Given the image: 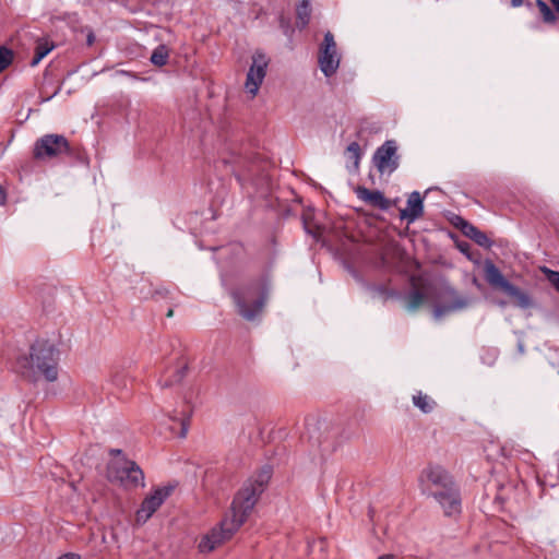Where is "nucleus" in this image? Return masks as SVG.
<instances>
[{"mask_svg": "<svg viewBox=\"0 0 559 559\" xmlns=\"http://www.w3.org/2000/svg\"><path fill=\"white\" fill-rule=\"evenodd\" d=\"M271 468L263 467L253 481L246 484L238 491L231 503L230 514L226 515L217 527L212 528L210 533L201 538L199 543V550L201 552L213 551L221 544L233 537L252 511L264 486L271 479Z\"/></svg>", "mask_w": 559, "mask_h": 559, "instance_id": "obj_1", "label": "nucleus"}, {"mask_svg": "<svg viewBox=\"0 0 559 559\" xmlns=\"http://www.w3.org/2000/svg\"><path fill=\"white\" fill-rule=\"evenodd\" d=\"M231 168L237 181L248 195L267 198L274 187L269 170L271 163L258 154L231 152L223 159Z\"/></svg>", "mask_w": 559, "mask_h": 559, "instance_id": "obj_2", "label": "nucleus"}, {"mask_svg": "<svg viewBox=\"0 0 559 559\" xmlns=\"http://www.w3.org/2000/svg\"><path fill=\"white\" fill-rule=\"evenodd\" d=\"M421 492L431 496L442 508L444 515L461 513V493L453 477L440 465H429L418 478Z\"/></svg>", "mask_w": 559, "mask_h": 559, "instance_id": "obj_3", "label": "nucleus"}, {"mask_svg": "<svg viewBox=\"0 0 559 559\" xmlns=\"http://www.w3.org/2000/svg\"><path fill=\"white\" fill-rule=\"evenodd\" d=\"M57 349L49 341L40 340L32 344L28 356L16 359L15 371L28 381H37L44 376L47 381L58 378Z\"/></svg>", "mask_w": 559, "mask_h": 559, "instance_id": "obj_4", "label": "nucleus"}, {"mask_svg": "<svg viewBox=\"0 0 559 559\" xmlns=\"http://www.w3.org/2000/svg\"><path fill=\"white\" fill-rule=\"evenodd\" d=\"M271 292L267 278H259L233 292L238 313L246 320H254L262 311Z\"/></svg>", "mask_w": 559, "mask_h": 559, "instance_id": "obj_5", "label": "nucleus"}, {"mask_svg": "<svg viewBox=\"0 0 559 559\" xmlns=\"http://www.w3.org/2000/svg\"><path fill=\"white\" fill-rule=\"evenodd\" d=\"M108 479L124 487L144 485V473L133 461L117 457L110 461L107 469Z\"/></svg>", "mask_w": 559, "mask_h": 559, "instance_id": "obj_6", "label": "nucleus"}, {"mask_svg": "<svg viewBox=\"0 0 559 559\" xmlns=\"http://www.w3.org/2000/svg\"><path fill=\"white\" fill-rule=\"evenodd\" d=\"M34 157L37 159L53 158L62 154L72 155L69 141L61 134H46L34 145Z\"/></svg>", "mask_w": 559, "mask_h": 559, "instance_id": "obj_7", "label": "nucleus"}, {"mask_svg": "<svg viewBox=\"0 0 559 559\" xmlns=\"http://www.w3.org/2000/svg\"><path fill=\"white\" fill-rule=\"evenodd\" d=\"M340 61L341 57L337 53L334 36L331 32H326L319 47L318 62L320 70L326 78H330L337 71Z\"/></svg>", "mask_w": 559, "mask_h": 559, "instance_id": "obj_8", "label": "nucleus"}, {"mask_svg": "<svg viewBox=\"0 0 559 559\" xmlns=\"http://www.w3.org/2000/svg\"><path fill=\"white\" fill-rule=\"evenodd\" d=\"M372 163L380 174L395 171L400 165L396 141L386 140L380 145L373 153Z\"/></svg>", "mask_w": 559, "mask_h": 559, "instance_id": "obj_9", "label": "nucleus"}, {"mask_svg": "<svg viewBox=\"0 0 559 559\" xmlns=\"http://www.w3.org/2000/svg\"><path fill=\"white\" fill-rule=\"evenodd\" d=\"M266 56L261 51H255L252 56V64L249 68L246 79V90L251 96H255L262 84L267 67Z\"/></svg>", "mask_w": 559, "mask_h": 559, "instance_id": "obj_10", "label": "nucleus"}, {"mask_svg": "<svg viewBox=\"0 0 559 559\" xmlns=\"http://www.w3.org/2000/svg\"><path fill=\"white\" fill-rule=\"evenodd\" d=\"M173 486L157 487L142 502L136 511V521L146 522L173 492Z\"/></svg>", "mask_w": 559, "mask_h": 559, "instance_id": "obj_11", "label": "nucleus"}, {"mask_svg": "<svg viewBox=\"0 0 559 559\" xmlns=\"http://www.w3.org/2000/svg\"><path fill=\"white\" fill-rule=\"evenodd\" d=\"M445 294L450 296L451 301L444 305H437L433 309L435 319L439 320L443 316L467 308L471 305L472 299L468 297L459 296L456 292L450 287L444 289Z\"/></svg>", "mask_w": 559, "mask_h": 559, "instance_id": "obj_12", "label": "nucleus"}, {"mask_svg": "<svg viewBox=\"0 0 559 559\" xmlns=\"http://www.w3.org/2000/svg\"><path fill=\"white\" fill-rule=\"evenodd\" d=\"M424 213V200L418 191H413L407 199V206L400 212L401 219L408 224L417 221Z\"/></svg>", "mask_w": 559, "mask_h": 559, "instance_id": "obj_13", "label": "nucleus"}, {"mask_svg": "<svg viewBox=\"0 0 559 559\" xmlns=\"http://www.w3.org/2000/svg\"><path fill=\"white\" fill-rule=\"evenodd\" d=\"M356 193L358 199L382 211H386L391 206V202L379 190H369L365 187H358Z\"/></svg>", "mask_w": 559, "mask_h": 559, "instance_id": "obj_14", "label": "nucleus"}, {"mask_svg": "<svg viewBox=\"0 0 559 559\" xmlns=\"http://www.w3.org/2000/svg\"><path fill=\"white\" fill-rule=\"evenodd\" d=\"M485 278L489 285L500 288L502 292L512 289L511 283L502 275L501 271L491 262L486 261L484 265Z\"/></svg>", "mask_w": 559, "mask_h": 559, "instance_id": "obj_15", "label": "nucleus"}, {"mask_svg": "<svg viewBox=\"0 0 559 559\" xmlns=\"http://www.w3.org/2000/svg\"><path fill=\"white\" fill-rule=\"evenodd\" d=\"M324 426V423L311 417L306 419V430L308 436V441L312 447H320L322 443L321 438V428Z\"/></svg>", "mask_w": 559, "mask_h": 559, "instance_id": "obj_16", "label": "nucleus"}, {"mask_svg": "<svg viewBox=\"0 0 559 559\" xmlns=\"http://www.w3.org/2000/svg\"><path fill=\"white\" fill-rule=\"evenodd\" d=\"M464 234L474 240L478 246L484 248H489L491 246V240L487 237L485 233L479 230L472 224H465L463 227Z\"/></svg>", "mask_w": 559, "mask_h": 559, "instance_id": "obj_17", "label": "nucleus"}, {"mask_svg": "<svg viewBox=\"0 0 559 559\" xmlns=\"http://www.w3.org/2000/svg\"><path fill=\"white\" fill-rule=\"evenodd\" d=\"M53 48L55 45L50 43L48 39L39 38L36 41L35 55L31 61V66H37Z\"/></svg>", "mask_w": 559, "mask_h": 559, "instance_id": "obj_18", "label": "nucleus"}, {"mask_svg": "<svg viewBox=\"0 0 559 559\" xmlns=\"http://www.w3.org/2000/svg\"><path fill=\"white\" fill-rule=\"evenodd\" d=\"M427 296L425 293L419 289H414L405 297V308L407 311L414 312L424 305Z\"/></svg>", "mask_w": 559, "mask_h": 559, "instance_id": "obj_19", "label": "nucleus"}, {"mask_svg": "<svg viewBox=\"0 0 559 559\" xmlns=\"http://www.w3.org/2000/svg\"><path fill=\"white\" fill-rule=\"evenodd\" d=\"M511 288L512 289H506L503 293H506L510 297H513L516 300V305L520 308L527 309L533 305L532 298L528 296V294L521 290L519 287H516L512 283H511Z\"/></svg>", "mask_w": 559, "mask_h": 559, "instance_id": "obj_20", "label": "nucleus"}, {"mask_svg": "<svg viewBox=\"0 0 559 559\" xmlns=\"http://www.w3.org/2000/svg\"><path fill=\"white\" fill-rule=\"evenodd\" d=\"M191 415H192V409L189 406H185V408L180 413L175 411L170 415L171 420L179 421L181 425V430L179 433V436L181 438H185L188 432L189 420H190Z\"/></svg>", "mask_w": 559, "mask_h": 559, "instance_id": "obj_21", "label": "nucleus"}, {"mask_svg": "<svg viewBox=\"0 0 559 559\" xmlns=\"http://www.w3.org/2000/svg\"><path fill=\"white\" fill-rule=\"evenodd\" d=\"M296 13H297V22H296L297 26L299 28L306 27L310 21V15H311V8H310L309 0H302L300 2V4L297 7Z\"/></svg>", "mask_w": 559, "mask_h": 559, "instance_id": "obj_22", "label": "nucleus"}, {"mask_svg": "<svg viewBox=\"0 0 559 559\" xmlns=\"http://www.w3.org/2000/svg\"><path fill=\"white\" fill-rule=\"evenodd\" d=\"M413 403L426 414L432 412L436 406V402L430 396L423 394L421 392L413 395Z\"/></svg>", "mask_w": 559, "mask_h": 559, "instance_id": "obj_23", "label": "nucleus"}, {"mask_svg": "<svg viewBox=\"0 0 559 559\" xmlns=\"http://www.w3.org/2000/svg\"><path fill=\"white\" fill-rule=\"evenodd\" d=\"M169 50L165 45H158L151 55V62L154 66L163 67L168 62Z\"/></svg>", "mask_w": 559, "mask_h": 559, "instance_id": "obj_24", "label": "nucleus"}, {"mask_svg": "<svg viewBox=\"0 0 559 559\" xmlns=\"http://www.w3.org/2000/svg\"><path fill=\"white\" fill-rule=\"evenodd\" d=\"M345 155L348 160H353L354 168L357 169L361 158L360 145L357 142H352L346 147Z\"/></svg>", "mask_w": 559, "mask_h": 559, "instance_id": "obj_25", "label": "nucleus"}, {"mask_svg": "<svg viewBox=\"0 0 559 559\" xmlns=\"http://www.w3.org/2000/svg\"><path fill=\"white\" fill-rule=\"evenodd\" d=\"M110 383L117 389H124L128 384V377L123 370H112L109 377Z\"/></svg>", "mask_w": 559, "mask_h": 559, "instance_id": "obj_26", "label": "nucleus"}, {"mask_svg": "<svg viewBox=\"0 0 559 559\" xmlns=\"http://www.w3.org/2000/svg\"><path fill=\"white\" fill-rule=\"evenodd\" d=\"M536 5L538 7L545 23H555L556 22L557 17H556L555 13L552 12V10L549 8V5L544 0H537Z\"/></svg>", "mask_w": 559, "mask_h": 559, "instance_id": "obj_27", "label": "nucleus"}, {"mask_svg": "<svg viewBox=\"0 0 559 559\" xmlns=\"http://www.w3.org/2000/svg\"><path fill=\"white\" fill-rule=\"evenodd\" d=\"M369 289L373 297H379L384 300L396 296V293L394 290L389 289L384 285H373V286H370Z\"/></svg>", "mask_w": 559, "mask_h": 559, "instance_id": "obj_28", "label": "nucleus"}, {"mask_svg": "<svg viewBox=\"0 0 559 559\" xmlns=\"http://www.w3.org/2000/svg\"><path fill=\"white\" fill-rule=\"evenodd\" d=\"M13 61V53L7 47H0V73L4 71Z\"/></svg>", "mask_w": 559, "mask_h": 559, "instance_id": "obj_29", "label": "nucleus"}, {"mask_svg": "<svg viewBox=\"0 0 559 559\" xmlns=\"http://www.w3.org/2000/svg\"><path fill=\"white\" fill-rule=\"evenodd\" d=\"M186 370H187V366H183V367L179 368V369L176 371V373H175V376H174V379H171V380L167 379V380H165L164 382H162V381H160V382H159V383H160V385H162L163 388H167V386L173 385L174 383L180 382V381L182 380V378L185 377V374H186Z\"/></svg>", "mask_w": 559, "mask_h": 559, "instance_id": "obj_30", "label": "nucleus"}, {"mask_svg": "<svg viewBox=\"0 0 559 559\" xmlns=\"http://www.w3.org/2000/svg\"><path fill=\"white\" fill-rule=\"evenodd\" d=\"M547 280L559 292V272L545 269Z\"/></svg>", "mask_w": 559, "mask_h": 559, "instance_id": "obj_31", "label": "nucleus"}, {"mask_svg": "<svg viewBox=\"0 0 559 559\" xmlns=\"http://www.w3.org/2000/svg\"><path fill=\"white\" fill-rule=\"evenodd\" d=\"M304 228L306 233L311 235L313 238H319V227L310 225L306 215L304 216Z\"/></svg>", "mask_w": 559, "mask_h": 559, "instance_id": "obj_32", "label": "nucleus"}, {"mask_svg": "<svg viewBox=\"0 0 559 559\" xmlns=\"http://www.w3.org/2000/svg\"><path fill=\"white\" fill-rule=\"evenodd\" d=\"M94 41H95V35L92 31H90L86 36V43L88 46H92L94 44Z\"/></svg>", "mask_w": 559, "mask_h": 559, "instance_id": "obj_33", "label": "nucleus"}, {"mask_svg": "<svg viewBox=\"0 0 559 559\" xmlns=\"http://www.w3.org/2000/svg\"><path fill=\"white\" fill-rule=\"evenodd\" d=\"M59 559H81L79 555L75 554H67L61 556Z\"/></svg>", "mask_w": 559, "mask_h": 559, "instance_id": "obj_34", "label": "nucleus"}, {"mask_svg": "<svg viewBox=\"0 0 559 559\" xmlns=\"http://www.w3.org/2000/svg\"><path fill=\"white\" fill-rule=\"evenodd\" d=\"M524 0H511V4L514 8L521 7Z\"/></svg>", "mask_w": 559, "mask_h": 559, "instance_id": "obj_35", "label": "nucleus"}, {"mask_svg": "<svg viewBox=\"0 0 559 559\" xmlns=\"http://www.w3.org/2000/svg\"><path fill=\"white\" fill-rule=\"evenodd\" d=\"M549 1L552 3L555 10L557 12H559V0H549Z\"/></svg>", "mask_w": 559, "mask_h": 559, "instance_id": "obj_36", "label": "nucleus"}, {"mask_svg": "<svg viewBox=\"0 0 559 559\" xmlns=\"http://www.w3.org/2000/svg\"><path fill=\"white\" fill-rule=\"evenodd\" d=\"M112 454H117V455H120L121 454V450H112L111 451Z\"/></svg>", "mask_w": 559, "mask_h": 559, "instance_id": "obj_37", "label": "nucleus"}, {"mask_svg": "<svg viewBox=\"0 0 559 559\" xmlns=\"http://www.w3.org/2000/svg\"><path fill=\"white\" fill-rule=\"evenodd\" d=\"M173 314H174V310L169 309L168 312H167V317H173Z\"/></svg>", "mask_w": 559, "mask_h": 559, "instance_id": "obj_38", "label": "nucleus"}]
</instances>
